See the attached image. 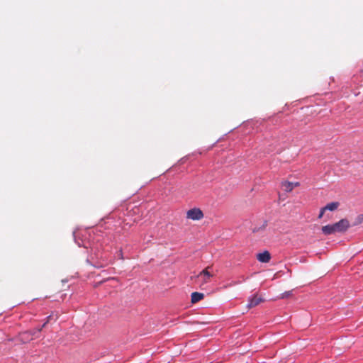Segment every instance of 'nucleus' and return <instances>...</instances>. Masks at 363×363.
Returning a JSON list of instances; mask_svg holds the SVG:
<instances>
[{"instance_id":"1","label":"nucleus","mask_w":363,"mask_h":363,"mask_svg":"<svg viewBox=\"0 0 363 363\" xmlns=\"http://www.w3.org/2000/svg\"><path fill=\"white\" fill-rule=\"evenodd\" d=\"M87 262L96 268H101L111 263V259L108 257L106 252L98 250L91 255L90 259H87Z\"/></svg>"},{"instance_id":"2","label":"nucleus","mask_w":363,"mask_h":363,"mask_svg":"<svg viewBox=\"0 0 363 363\" xmlns=\"http://www.w3.org/2000/svg\"><path fill=\"white\" fill-rule=\"evenodd\" d=\"M350 227L349 221L347 219H341L340 221L322 227V232L324 235H328L335 233H343Z\"/></svg>"},{"instance_id":"3","label":"nucleus","mask_w":363,"mask_h":363,"mask_svg":"<svg viewBox=\"0 0 363 363\" xmlns=\"http://www.w3.org/2000/svg\"><path fill=\"white\" fill-rule=\"evenodd\" d=\"M186 217L193 220H199L203 217V213L201 209L194 208L187 211Z\"/></svg>"},{"instance_id":"4","label":"nucleus","mask_w":363,"mask_h":363,"mask_svg":"<svg viewBox=\"0 0 363 363\" xmlns=\"http://www.w3.org/2000/svg\"><path fill=\"white\" fill-rule=\"evenodd\" d=\"M263 301L264 299L262 298L257 296V295H253L249 297L247 307L248 308L255 307Z\"/></svg>"},{"instance_id":"5","label":"nucleus","mask_w":363,"mask_h":363,"mask_svg":"<svg viewBox=\"0 0 363 363\" xmlns=\"http://www.w3.org/2000/svg\"><path fill=\"white\" fill-rule=\"evenodd\" d=\"M209 267L203 271H201L199 274L196 276V279H203L202 284L208 282L209 279L212 277V274L208 271Z\"/></svg>"},{"instance_id":"6","label":"nucleus","mask_w":363,"mask_h":363,"mask_svg":"<svg viewBox=\"0 0 363 363\" xmlns=\"http://www.w3.org/2000/svg\"><path fill=\"white\" fill-rule=\"evenodd\" d=\"M298 182H284L281 184V187L286 192H290L294 187L298 186Z\"/></svg>"},{"instance_id":"7","label":"nucleus","mask_w":363,"mask_h":363,"mask_svg":"<svg viewBox=\"0 0 363 363\" xmlns=\"http://www.w3.org/2000/svg\"><path fill=\"white\" fill-rule=\"evenodd\" d=\"M258 261L262 263H267L271 259L270 253L268 251H264L262 253H259L257 255Z\"/></svg>"},{"instance_id":"8","label":"nucleus","mask_w":363,"mask_h":363,"mask_svg":"<svg viewBox=\"0 0 363 363\" xmlns=\"http://www.w3.org/2000/svg\"><path fill=\"white\" fill-rule=\"evenodd\" d=\"M204 295L202 293L199 292H193L191 294V302L195 303L199 301H201L203 298Z\"/></svg>"},{"instance_id":"9","label":"nucleus","mask_w":363,"mask_h":363,"mask_svg":"<svg viewBox=\"0 0 363 363\" xmlns=\"http://www.w3.org/2000/svg\"><path fill=\"white\" fill-rule=\"evenodd\" d=\"M339 206L338 202H331L324 206V210L333 211L336 210Z\"/></svg>"},{"instance_id":"10","label":"nucleus","mask_w":363,"mask_h":363,"mask_svg":"<svg viewBox=\"0 0 363 363\" xmlns=\"http://www.w3.org/2000/svg\"><path fill=\"white\" fill-rule=\"evenodd\" d=\"M363 222V214H359L357 216L355 221L353 223V225H357Z\"/></svg>"},{"instance_id":"11","label":"nucleus","mask_w":363,"mask_h":363,"mask_svg":"<svg viewBox=\"0 0 363 363\" xmlns=\"http://www.w3.org/2000/svg\"><path fill=\"white\" fill-rule=\"evenodd\" d=\"M267 225V221L265 220L261 227H259V228H255L253 229V233L258 232L260 230H264L266 228Z\"/></svg>"},{"instance_id":"12","label":"nucleus","mask_w":363,"mask_h":363,"mask_svg":"<svg viewBox=\"0 0 363 363\" xmlns=\"http://www.w3.org/2000/svg\"><path fill=\"white\" fill-rule=\"evenodd\" d=\"M291 294H292V291H285V292H284L283 294H281L280 298H288L290 296H291Z\"/></svg>"},{"instance_id":"13","label":"nucleus","mask_w":363,"mask_h":363,"mask_svg":"<svg viewBox=\"0 0 363 363\" xmlns=\"http://www.w3.org/2000/svg\"><path fill=\"white\" fill-rule=\"evenodd\" d=\"M325 211L326 210H324V207L320 209V213H319V216H318L319 218H321L323 217V214H324Z\"/></svg>"},{"instance_id":"14","label":"nucleus","mask_w":363,"mask_h":363,"mask_svg":"<svg viewBox=\"0 0 363 363\" xmlns=\"http://www.w3.org/2000/svg\"><path fill=\"white\" fill-rule=\"evenodd\" d=\"M46 323H45L41 326V328H38V332H40V331L42 330V328H44V327L45 326Z\"/></svg>"},{"instance_id":"15","label":"nucleus","mask_w":363,"mask_h":363,"mask_svg":"<svg viewBox=\"0 0 363 363\" xmlns=\"http://www.w3.org/2000/svg\"><path fill=\"white\" fill-rule=\"evenodd\" d=\"M119 256H120L121 259H123L121 251L119 252Z\"/></svg>"},{"instance_id":"16","label":"nucleus","mask_w":363,"mask_h":363,"mask_svg":"<svg viewBox=\"0 0 363 363\" xmlns=\"http://www.w3.org/2000/svg\"><path fill=\"white\" fill-rule=\"evenodd\" d=\"M51 317H52V315H49V316L48 317V320H49V319H50V318H51Z\"/></svg>"}]
</instances>
